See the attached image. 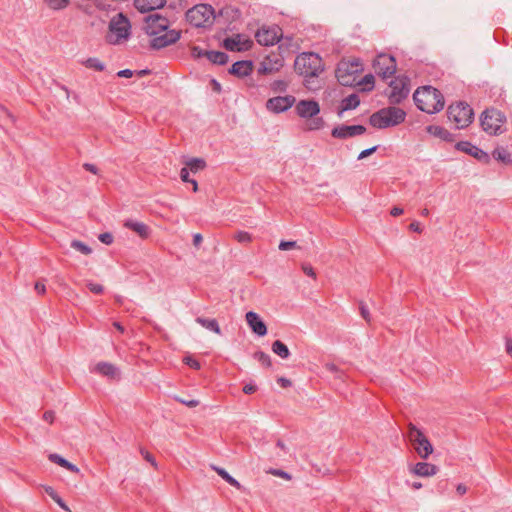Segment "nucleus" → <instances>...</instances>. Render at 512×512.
Returning a JSON list of instances; mask_svg holds the SVG:
<instances>
[{
  "label": "nucleus",
  "mask_w": 512,
  "mask_h": 512,
  "mask_svg": "<svg viewBox=\"0 0 512 512\" xmlns=\"http://www.w3.org/2000/svg\"><path fill=\"white\" fill-rule=\"evenodd\" d=\"M154 3L155 5H151V2H134L135 7L141 13L150 12L144 17L143 29L150 37V47L159 50L176 43L180 39L181 33L176 29H169L170 23L167 17L153 12L163 8L166 2Z\"/></svg>",
  "instance_id": "nucleus-1"
},
{
  "label": "nucleus",
  "mask_w": 512,
  "mask_h": 512,
  "mask_svg": "<svg viewBox=\"0 0 512 512\" xmlns=\"http://www.w3.org/2000/svg\"><path fill=\"white\" fill-rule=\"evenodd\" d=\"M295 71L304 77V85L315 90L319 87L318 76L324 71L322 58L314 52L299 54L294 63Z\"/></svg>",
  "instance_id": "nucleus-2"
},
{
  "label": "nucleus",
  "mask_w": 512,
  "mask_h": 512,
  "mask_svg": "<svg viewBox=\"0 0 512 512\" xmlns=\"http://www.w3.org/2000/svg\"><path fill=\"white\" fill-rule=\"evenodd\" d=\"M413 99L417 108L428 114H435L444 107V99L440 91L431 86L416 89Z\"/></svg>",
  "instance_id": "nucleus-3"
},
{
  "label": "nucleus",
  "mask_w": 512,
  "mask_h": 512,
  "mask_svg": "<svg viewBox=\"0 0 512 512\" xmlns=\"http://www.w3.org/2000/svg\"><path fill=\"white\" fill-rule=\"evenodd\" d=\"M406 119V112L396 106H388L374 112L370 118V124L377 129H386L397 126Z\"/></svg>",
  "instance_id": "nucleus-4"
},
{
  "label": "nucleus",
  "mask_w": 512,
  "mask_h": 512,
  "mask_svg": "<svg viewBox=\"0 0 512 512\" xmlns=\"http://www.w3.org/2000/svg\"><path fill=\"white\" fill-rule=\"evenodd\" d=\"M131 24L130 20L123 13L113 16L108 25L106 35L107 43L111 45H120L130 39Z\"/></svg>",
  "instance_id": "nucleus-5"
},
{
  "label": "nucleus",
  "mask_w": 512,
  "mask_h": 512,
  "mask_svg": "<svg viewBox=\"0 0 512 512\" xmlns=\"http://www.w3.org/2000/svg\"><path fill=\"white\" fill-rule=\"evenodd\" d=\"M362 70L363 66L360 59L342 60L337 65L336 78L343 86H353Z\"/></svg>",
  "instance_id": "nucleus-6"
},
{
  "label": "nucleus",
  "mask_w": 512,
  "mask_h": 512,
  "mask_svg": "<svg viewBox=\"0 0 512 512\" xmlns=\"http://www.w3.org/2000/svg\"><path fill=\"white\" fill-rule=\"evenodd\" d=\"M187 21L195 27L210 26L215 19L214 8L206 2H200L188 9L186 12Z\"/></svg>",
  "instance_id": "nucleus-7"
},
{
  "label": "nucleus",
  "mask_w": 512,
  "mask_h": 512,
  "mask_svg": "<svg viewBox=\"0 0 512 512\" xmlns=\"http://www.w3.org/2000/svg\"><path fill=\"white\" fill-rule=\"evenodd\" d=\"M506 122V116L500 110L491 108L486 109L480 116L482 129L490 135H499L504 132L503 125Z\"/></svg>",
  "instance_id": "nucleus-8"
},
{
  "label": "nucleus",
  "mask_w": 512,
  "mask_h": 512,
  "mask_svg": "<svg viewBox=\"0 0 512 512\" xmlns=\"http://www.w3.org/2000/svg\"><path fill=\"white\" fill-rule=\"evenodd\" d=\"M473 116L472 108L463 102L450 105L448 108L449 120L453 121L459 129L467 127L472 122Z\"/></svg>",
  "instance_id": "nucleus-9"
},
{
  "label": "nucleus",
  "mask_w": 512,
  "mask_h": 512,
  "mask_svg": "<svg viewBox=\"0 0 512 512\" xmlns=\"http://www.w3.org/2000/svg\"><path fill=\"white\" fill-rule=\"evenodd\" d=\"M408 437L422 459H427L432 454L433 446L429 439L413 424H409Z\"/></svg>",
  "instance_id": "nucleus-10"
},
{
  "label": "nucleus",
  "mask_w": 512,
  "mask_h": 512,
  "mask_svg": "<svg viewBox=\"0 0 512 512\" xmlns=\"http://www.w3.org/2000/svg\"><path fill=\"white\" fill-rule=\"evenodd\" d=\"M376 74L383 79L391 77L396 72V62L393 56L380 54L373 62Z\"/></svg>",
  "instance_id": "nucleus-11"
},
{
  "label": "nucleus",
  "mask_w": 512,
  "mask_h": 512,
  "mask_svg": "<svg viewBox=\"0 0 512 512\" xmlns=\"http://www.w3.org/2000/svg\"><path fill=\"white\" fill-rule=\"evenodd\" d=\"M252 45L253 41L243 34H234L223 41V46L228 51H248Z\"/></svg>",
  "instance_id": "nucleus-12"
},
{
  "label": "nucleus",
  "mask_w": 512,
  "mask_h": 512,
  "mask_svg": "<svg viewBox=\"0 0 512 512\" xmlns=\"http://www.w3.org/2000/svg\"><path fill=\"white\" fill-rule=\"evenodd\" d=\"M296 98L292 95L276 96L267 100L266 108L270 112L279 114L289 110L295 103Z\"/></svg>",
  "instance_id": "nucleus-13"
},
{
  "label": "nucleus",
  "mask_w": 512,
  "mask_h": 512,
  "mask_svg": "<svg viewBox=\"0 0 512 512\" xmlns=\"http://www.w3.org/2000/svg\"><path fill=\"white\" fill-rule=\"evenodd\" d=\"M255 37L260 45L273 46L280 40L279 28L262 27L257 31Z\"/></svg>",
  "instance_id": "nucleus-14"
},
{
  "label": "nucleus",
  "mask_w": 512,
  "mask_h": 512,
  "mask_svg": "<svg viewBox=\"0 0 512 512\" xmlns=\"http://www.w3.org/2000/svg\"><path fill=\"white\" fill-rule=\"evenodd\" d=\"M295 109L297 115L304 119L313 118L320 112L319 103L315 100H300Z\"/></svg>",
  "instance_id": "nucleus-15"
},
{
  "label": "nucleus",
  "mask_w": 512,
  "mask_h": 512,
  "mask_svg": "<svg viewBox=\"0 0 512 512\" xmlns=\"http://www.w3.org/2000/svg\"><path fill=\"white\" fill-rule=\"evenodd\" d=\"M366 131L363 125H339L332 129L331 135L334 138L346 139L357 135H362Z\"/></svg>",
  "instance_id": "nucleus-16"
},
{
  "label": "nucleus",
  "mask_w": 512,
  "mask_h": 512,
  "mask_svg": "<svg viewBox=\"0 0 512 512\" xmlns=\"http://www.w3.org/2000/svg\"><path fill=\"white\" fill-rule=\"evenodd\" d=\"M390 87L389 101L392 104H399L409 95V87L403 81H392Z\"/></svg>",
  "instance_id": "nucleus-17"
},
{
  "label": "nucleus",
  "mask_w": 512,
  "mask_h": 512,
  "mask_svg": "<svg viewBox=\"0 0 512 512\" xmlns=\"http://www.w3.org/2000/svg\"><path fill=\"white\" fill-rule=\"evenodd\" d=\"M456 148H457V150L465 152L466 154H469L478 160L487 161L489 158L488 154L485 151H483L479 147L473 145L469 141L458 142L456 144Z\"/></svg>",
  "instance_id": "nucleus-18"
},
{
  "label": "nucleus",
  "mask_w": 512,
  "mask_h": 512,
  "mask_svg": "<svg viewBox=\"0 0 512 512\" xmlns=\"http://www.w3.org/2000/svg\"><path fill=\"white\" fill-rule=\"evenodd\" d=\"M246 321L251 330L258 336H264L267 333V327L256 312L249 311L246 313Z\"/></svg>",
  "instance_id": "nucleus-19"
},
{
  "label": "nucleus",
  "mask_w": 512,
  "mask_h": 512,
  "mask_svg": "<svg viewBox=\"0 0 512 512\" xmlns=\"http://www.w3.org/2000/svg\"><path fill=\"white\" fill-rule=\"evenodd\" d=\"M94 372L103 375L105 377H108L109 379H118L120 378V371L119 369L108 362H99L95 365Z\"/></svg>",
  "instance_id": "nucleus-20"
},
{
  "label": "nucleus",
  "mask_w": 512,
  "mask_h": 512,
  "mask_svg": "<svg viewBox=\"0 0 512 512\" xmlns=\"http://www.w3.org/2000/svg\"><path fill=\"white\" fill-rule=\"evenodd\" d=\"M438 470V467L434 464L418 462L413 466L411 472L419 477H430L436 475Z\"/></svg>",
  "instance_id": "nucleus-21"
},
{
  "label": "nucleus",
  "mask_w": 512,
  "mask_h": 512,
  "mask_svg": "<svg viewBox=\"0 0 512 512\" xmlns=\"http://www.w3.org/2000/svg\"><path fill=\"white\" fill-rule=\"evenodd\" d=\"M124 227L132 230L133 232H135L138 236H140L143 239L148 238L151 233V230L148 225H146L143 222L133 220V219L125 220Z\"/></svg>",
  "instance_id": "nucleus-22"
},
{
  "label": "nucleus",
  "mask_w": 512,
  "mask_h": 512,
  "mask_svg": "<svg viewBox=\"0 0 512 512\" xmlns=\"http://www.w3.org/2000/svg\"><path fill=\"white\" fill-rule=\"evenodd\" d=\"M253 70V64L249 60H242L235 62L229 72L238 77L248 76Z\"/></svg>",
  "instance_id": "nucleus-23"
},
{
  "label": "nucleus",
  "mask_w": 512,
  "mask_h": 512,
  "mask_svg": "<svg viewBox=\"0 0 512 512\" xmlns=\"http://www.w3.org/2000/svg\"><path fill=\"white\" fill-rule=\"evenodd\" d=\"M360 104L359 96L356 93L350 94L341 101V109L338 115L341 117L344 111L356 109Z\"/></svg>",
  "instance_id": "nucleus-24"
},
{
  "label": "nucleus",
  "mask_w": 512,
  "mask_h": 512,
  "mask_svg": "<svg viewBox=\"0 0 512 512\" xmlns=\"http://www.w3.org/2000/svg\"><path fill=\"white\" fill-rule=\"evenodd\" d=\"M427 131L435 136L438 137L444 141L451 142L453 141V135L445 128L438 126V125H430L427 127Z\"/></svg>",
  "instance_id": "nucleus-25"
},
{
  "label": "nucleus",
  "mask_w": 512,
  "mask_h": 512,
  "mask_svg": "<svg viewBox=\"0 0 512 512\" xmlns=\"http://www.w3.org/2000/svg\"><path fill=\"white\" fill-rule=\"evenodd\" d=\"M49 460L55 464H58L59 466L61 467H64L66 469H68L69 471L71 472H74V473H78L79 472V468L74 465L73 463L69 462L68 460H66L65 458H63L61 455L59 454H56V453H52L49 455Z\"/></svg>",
  "instance_id": "nucleus-26"
},
{
  "label": "nucleus",
  "mask_w": 512,
  "mask_h": 512,
  "mask_svg": "<svg viewBox=\"0 0 512 512\" xmlns=\"http://www.w3.org/2000/svg\"><path fill=\"white\" fill-rule=\"evenodd\" d=\"M196 322L209 331L221 334V329L216 319L197 317Z\"/></svg>",
  "instance_id": "nucleus-27"
},
{
  "label": "nucleus",
  "mask_w": 512,
  "mask_h": 512,
  "mask_svg": "<svg viewBox=\"0 0 512 512\" xmlns=\"http://www.w3.org/2000/svg\"><path fill=\"white\" fill-rule=\"evenodd\" d=\"M212 469L217 472L219 476H221L222 479H224L227 483H229L231 486L235 487L236 489L241 490L243 487L240 484L238 480H236L233 476H231L225 469L217 466H212Z\"/></svg>",
  "instance_id": "nucleus-28"
},
{
  "label": "nucleus",
  "mask_w": 512,
  "mask_h": 512,
  "mask_svg": "<svg viewBox=\"0 0 512 512\" xmlns=\"http://www.w3.org/2000/svg\"><path fill=\"white\" fill-rule=\"evenodd\" d=\"M207 59L213 64L224 65L228 62L229 57L222 51H209Z\"/></svg>",
  "instance_id": "nucleus-29"
},
{
  "label": "nucleus",
  "mask_w": 512,
  "mask_h": 512,
  "mask_svg": "<svg viewBox=\"0 0 512 512\" xmlns=\"http://www.w3.org/2000/svg\"><path fill=\"white\" fill-rule=\"evenodd\" d=\"M271 348L272 351L282 359H288L290 356V351L287 345L280 340H276L275 342H273Z\"/></svg>",
  "instance_id": "nucleus-30"
},
{
  "label": "nucleus",
  "mask_w": 512,
  "mask_h": 512,
  "mask_svg": "<svg viewBox=\"0 0 512 512\" xmlns=\"http://www.w3.org/2000/svg\"><path fill=\"white\" fill-rule=\"evenodd\" d=\"M493 157L498 160V161H501L505 164H508V163H511L512 162V158H511V154L510 152L504 148V147H498L496 148L493 153H492Z\"/></svg>",
  "instance_id": "nucleus-31"
},
{
  "label": "nucleus",
  "mask_w": 512,
  "mask_h": 512,
  "mask_svg": "<svg viewBox=\"0 0 512 512\" xmlns=\"http://www.w3.org/2000/svg\"><path fill=\"white\" fill-rule=\"evenodd\" d=\"M185 167H187L191 172L196 173L205 168L206 163L201 158H191L185 162Z\"/></svg>",
  "instance_id": "nucleus-32"
},
{
  "label": "nucleus",
  "mask_w": 512,
  "mask_h": 512,
  "mask_svg": "<svg viewBox=\"0 0 512 512\" xmlns=\"http://www.w3.org/2000/svg\"><path fill=\"white\" fill-rule=\"evenodd\" d=\"M282 65V61H276L274 64H272L270 61L266 59L260 64L259 72L264 74L272 73L274 71H278L280 67H282Z\"/></svg>",
  "instance_id": "nucleus-33"
},
{
  "label": "nucleus",
  "mask_w": 512,
  "mask_h": 512,
  "mask_svg": "<svg viewBox=\"0 0 512 512\" xmlns=\"http://www.w3.org/2000/svg\"><path fill=\"white\" fill-rule=\"evenodd\" d=\"M83 65L87 68L94 69L96 71H103L105 69V64L95 57H90L86 59L85 61H83Z\"/></svg>",
  "instance_id": "nucleus-34"
},
{
  "label": "nucleus",
  "mask_w": 512,
  "mask_h": 512,
  "mask_svg": "<svg viewBox=\"0 0 512 512\" xmlns=\"http://www.w3.org/2000/svg\"><path fill=\"white\" fill-rule=\"evenodd\" d=\"M71 247L84 255H89L92 253V249L88 245L79 240H73L71 242Z\"/></svg>",
  "instance_id": "nucleus-35"
},
{
  "label": "nucleus",
  "mask_w": 512,
  "mask_h": 512,
  "mask_svg": "<svg viewBox=\"0 0 512 512\" xmlns=\"http://www.w3.org/2000/svg\"><path fill=\"white\" fill-rule=\"evenodd\" d=\"M325 122L322 117H316L310 118V121L308 123V130L315 131L320 130L324 127Z\"/></svg>",
  "instance_id": "nucleus-36"
},
{
  "label": "nucleus",
  "mask_w": 512,
  "mask_h": 512,
  "mask_svg": "<svg viewBox=\"0 0 512 512\" xmlns=\"http://www.w3.org/2000/svg\"><path fill=\"white\" fill-rule=\"evenodd\" d=\"M254 358L265 367H270L272 364L270 355L263 351L256 352Z\"/></svg>",
  "instance_id": "nucleus-37"
},
{
  "label": "nucleus",
  "mask_w": 512,
  "mask_h": 512,
  "mask_svg": "<svg viewBox=\"0 0 512 512\" xmlns=\"http://www.w3.org/2000/svg\"><path fill=\"white\" fill-rule=\"evenodd\" d=\"M287 87H288V84L286 81L284 80H274L271 84H270V88L273 92L275 93H281V92H285L287 90Z\"/></svg>",
  "instance_id": "nucleus-38"
},
{
  "label": "nucleus",
  "mask_w": 512,
  "mask_h": 512,
  "mask_svg": "<svg viewBox=\"0 0 512 512\" xmlns=\"http://www.w3.org/2000/svg\"><path fill=\"white\" fill-rule=\"evenodd\" d=\"M357 84L365 85L364 90L370 91L374 88V76L372 74H367L358 81Z\"/></svg>",
  "instance_id": "nucleus-39"
},
{
  "label": "nucleus",
  "mask_w": 512,
  "mask_h": 512,
  "mask_svg": "<svg viewBox=\"0 0 512 512\" xmlns=\"http://www.w3.org/2000/svg\"><path fill=\"white\" fill-rule=\"evenodd\" d=\"M208 50H204L199 46H194L191 49V55L194 59H201L203 57L207 58Z\"/></svg>",
  "instance_id": "nucleus-40"
},
{
  "label": "nucleus",
  "mask_w": 512,
  "mask_h": 512,
  "mask_svg": "<svg viewBox=\"0 0 512 512\" xmlns=\"http://www.w3.org/2000/svg\"><path fill=\"white\" fill-rule=\"evenodd\" d=\"M234 238L239 243H249L251 241V235L246 231H238L235 233Z\"/></svg>",
  "instance_id": "nucleus-41"
},
{
  "label": "nucleus",
  "mask_w": 512,
  "mask_h": 512,
  "mask_svg": "<svg viewBox=\"0 0 512 512\" xmlns=\"http://www.w3.org/2000/svg\"><path fill=\"white\" fill-rule=\"evenodd\" d=\"M87 288L94 294H101L104 291V288L101 284L88 282Z\"/></svg>",
  "instance_id": "nucleus-42"
},
{
  "label": "nucleus",
  "mask_w": 512,
  "mask_h": 512,
  "mask_svg": "<svg viewBox=\"0 0 512 512\" xmlns=\"http://www.w3.org/2000/svg\"><path fill=\"white\" fill-rule=\"evenodd\" d=\"M98 239L103 243V244H106V245H110L113 243V235L109 232H105V233H101L99 236H98Z\"/></svg>",
  "instance_id": "nucleus-43"
},
{
  "label": "nucleus",
  "mask_w": 512,
  "mask_h": 512,
  "mask_svg": "<svg viewBox=\"0 0 512 512\" xmlns=\"http://www.w3.org/2000/svg\"><path fill=\"white\" fill-rule=\"evenodd\" d=\"M378 146H373V147H370L368 149H365L363 151H361L357 157L358 160H362V159H365L366 157L370 156L371 154H373L376 150H377Z\"/></svg>",
  "instance_id": "nucleus-44"
},
{
  "label": "nucleus",
  "mask_w": 512,
  "mask_h": 512,
  "mask_svg": "<svg viewBox=\"0 0 512 512\" xmlns=\"http://www.w3.org/2000/svg\"><path fill=\"white\" fill-rule=\"evenodd\" d=\"M270 473L274 476L284 478L286 480H290L291 476L286 471H283L281 469H271Z\"/></svg>",
  "instance_id": "nucleus-45"
},
{
  "label": "nucleus",
  "mask_w": 512,
  "mask_h": 512,
  "mask_svg": "<svg viewBox=\"0 0 512 512\" xmlns=\"http://www.w3.org/2000/svg\"><path fill=\"white\" fill-rule=\"evenodd\" d=\"M294 247H296L295 241H281L279 243V249L282 251H286V250L292 249Z\"/></svg>",
  "instance_id": "nucleus-46"
},
{
  "label": "nucleus",
  "mask_w": 512,
  "mask_h": 512,
  "mask_svg": "<svg viewBox=\"0 0 512 512\" xmlns=\"http://www.w3.org/2000/svg\"><path fill=\"white\" fill-rule=\"evenodd\" d=\"M302 270L307 276L312 277L314 279L316 278V273L311 265L303 264Z\"/></svg>",
  "instance_id": "nucleus-47"
},
{
  "label": "nucleus",
  "mask_w": 512,
  "mask_h": 512,
  "mask_svg": "<svg viewBox=\"0 0 512 512\" xmlns=\"http://www.w3.org/2000/svg\"><path fill=\"white\" fill-rule=\"evenodd\" d=\"M360 313H361V316L367 321V322H370V313H369V309L368 307L364 304V303H361L360 304Z\"/></svg>",
  "instance_id": "nucleus-48"
},
{
  "label": "nucleus",
  "mask_w": 512,
  "mask_h": 512,
  "mask_svg": "<svg viewBox=\"0 0 512 512\" xmlns=\"http://www.w3.org/2000/svg\"><path fill=\"white\" fill-rule=\"evenodd\" d=\"M189 169L187 167H183L181 170H180V178L183 182H187V183H190L192 179H190L189 177Z\"/></svg>",
  "instance_id": "nucleus-49"
},
{
  "label": "nucleus",
  "mask_w": 512,
  "mask_h": 512,
  "mask_svg": "<svg viewBox=\"0 0 512 512\" xmlns=\"http://www.w3.org/2000/svg\"><path fill=\"white\" fill-rule=\"evenodd\" d=\"M184 361H185V363L187 365H189L193 369H199L200 368V363L196 359H193L191 357H186L184 359Z\"/></svg>",
  "instance_id": "nucleus-50"
},
{
  "label": "nucleus",
  "mask_w": 512,
  "mask_h": 512,
  "mask_svg": "<svg viewBox=\"0 0 512 512\" xmlns=\"http://www.w3.org/2000/svg\"><path fill=\"white\" fill-rule=\"evenodd\" d=\"M141 454L143 455L145 460L150 462L154 467L157 466L155 458L148 451L141 450Z\"/></svg>",
  "instance_id": "nucleus-51"
},
{
  "label": "nucleus",
  "mask_w": 512,
  "mask_h": 512,
  "mask_svg": "<svg viewBox=\"0 0 512 512\" xmlns=\"http://www.w3.org/2000/svg\"><path fill=\"white\" fill-rule=\"evenodd\" d=\"M134 72L130 69H123L118 71L117 76L121 78H130L132 77Z\"/></svg>",
  "instance_id": "nucleus-52"
},
{
  "label": "nucleus",
  "mask_w": 512,
  "mask_h": 512,
  "mask_svg": "<svg viewBox=\"0 0 512 512\" xmlns=\"http://www.w3.org/2000/svg\"><path fill=\"white\" fill-rule=\"evenodd\" d=\"M49 4L54 10H62L67 6L68 2H49Z\"/></svg>",
  "instance_id": "nucleus-53"
},
{
  "label": "nucleus",
  "mask_w": 512,
  "mask_h": 512,
  "mask_svg": "<svg viewBox=\"0 0 512 512\" xmlns=\"http://www.w3.org/2000/svg\"><path fill=\"white\" fill-rule=\"evenodd\" d=\"M256 389H257L256 385L249 383L243 387V392L245 394H252L256 391Z\"/></svg>",
  "instance_id": "nucleus-54"
},
{
  "label": "nucleus",
  "mask_w": 512,
  "mask_h": 512,
  "mask_svg": "<svg viewBox=\"0 0 512 512\" xmlns=\"http://www.w3.org/2000/svg\"><path fill=\"white\" fill-rule=\"evenodd\" d=\"M181 403L185 404L186 406L190 407V408H193V407H196L199 405V401L198 400H195V399H192V400H183V399H178Z\"/></svg>",
  "instance_id": "nucleus-55"
},
{
  "label": "nucleus",
  "mask_w": 512,
  "mask_h": 512,
  "mask_svg": "<svg viewBox=\"0 0 512 512\" xmlns=\"http://www.w3.org/2000/svg\"><path fill=\"white\" fill-rule=\"evenodd\" d=\"M63 510L67 512H71L69 507L66 505V503L63 501V499L60 496H57V498L54 500Z\"/></svg>",
  "instance_id": "nucleus-56"
},
{
  "label": "nucleus",
  "mask_w": 512,
  "mask_h": 512,
  "mask_svg": "<svg viewBox=\"0 0 512 512\" xmlns=\"http://www.w3.org/2000/svg\"><path fill=\"white\" fill-rule=\"evenodd\" d=\"M43 419L49 423H52L54 421V412L53 411H46L43 414Z\"/></svg>",
  "instance_id": "nucleus-57"
},
{
  "label": "nucleus",
  "mask_w": 512,
  "mask_h": 512,
  "mask_svg": "<svg viewBox=\"0 0 512 512\" xmlns=\"http://www.w3.org/2000/svg\"><path fill=\"white\" fill-rule=\"evenodd\" d=\"M35 290L37 291L38 294H44L46 291L45 284L42 282H36Z\"/></svg>",
  "instance_id": "nucleus-58"
},
{
  "label": "nucleus",
  "mask_w": 512,
  "mask_h": 512,
  "mask_svg": "<svg viewBox=\"0 0 512 512\" xmlns=\"http://www.w3.org/2000/svg\"><path fill=\"white\" fill-rule=\"evenodd\" d=\"M83 167L85 168V170H87V171H89V172H91L93 174H97V172H98V169H97V167L94 164L85 163L83 165Z\"/></svg>",
  "instance_id": "nucleus-59"
},
{
  "label": "nucleus",
  "mask_w": 512,
  "mask_h": 512,
  "mask_svg": "<svg viewBox=\"0 0 512 512\" xmlns=\"http://www.w3.org/2000/svg\"><path fill=\"white\" fill-rule=\"evenodd\" d=\"M409 228L414 231V232H418L420 233L422 231L421 229V225L419 222L415 221V222H412L409 226Z\"/></svg>",
  "instance_id": "nucleus-60"
},
{
  "label": "nucleus",
  "mask_w": 512,
  "mask_h": 512,
  "mask_svg": "<svg viewBox=\"0 0 512 512\" xmlns=\"http://www.w3.org/2000/svg\"><path fill=\"white\" fill-rule=\"evenodd\" d=\"M203 238H202V235L199 234V233H196L193 235V244L194 246L198 247L201 242H202Z\"/></svg>",
  "instance_id": "nucleus-61"
},
{
  "label": "nucleus",
  "mask_w": 512,
  "mask_h": 512,
  "mask_svg": "<svg viewBox=\"0 0 512 512\" xmlns=\"http://www.w3.org/2000/svg\"><path fill=\"white\" fill-rule=\"evenodd\" d=\"M45 491L53 500H55L57 496H59L52 487H46Z\"/></svg>",
  "instance_id": "nucleus-62"
},
{
  "label": "nucleus",
  "mask_w": 512,
  "mask_h": 512,
  "mask_svg": "<svg viewBox=\"0 0 512 512\" xmlns=\"http://www.w3.org/2000/svg\"><path fill=\"white\" fill-rule=\"evenodd\" d=\"M402 213H403V209H402V208H400V207H397V206L393 207V208L391 209V211H390V214H391L392 216H399V215H401Z\"/></svg>",
  "instance_id": "nucleus-63"
},
{
  "label": "nucleus",
  "mask_w": 512,
  "mask_h": 512,
  "mask_svg": "<svg viewBox=\"0 0 512 512\" xmlns=\"http://www.w3.org/2000/svg\"><path fill=\"white\" fill-rule=\"evenodd\" d=\"M506 352L512 357V340L506 339Z\"/></svg>",
  "instance_id": "nucleus-64"
}]
</instances>
